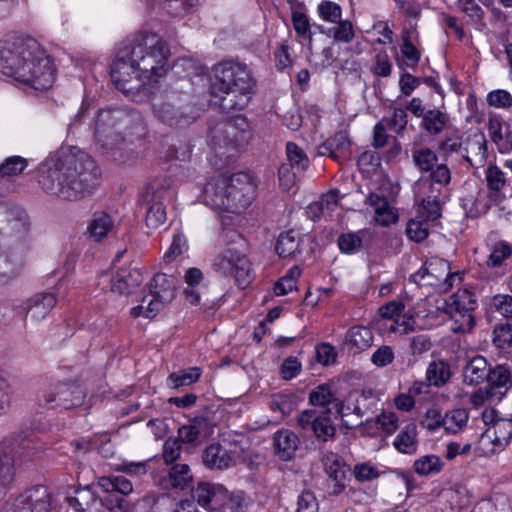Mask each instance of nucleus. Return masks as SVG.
Segmentation results:
<instances>
[{
    "label": "nucleus",
    "mask_w": 512,
    "mask_h": 512,
    "mask_svg": "<svg viewBox=\"0 0 512 512\" xmlns=\"http://www.w3.org/2000/svg\"><path fill=\"white\" fill-rule=\"evenodd\" d=\"M100 170L86 152L75 147L61 151L54 164L41 172L39 185L64 200H78L98 185Z\"/></svg>",
    "instance_id": "nucleus-1"
},
{
    "label": "nucleus",
    "mask_w": 512,
    "mask_h": 512,
    "mask_svg": "<svg viewBox=\"0 0 512 512\" xmlns=\"http://www.w3.org/2000/svg\"><path fill=\"white\" fill-rule=\"evenodd\" d=\"M0 68L4 75L39 91L49 89L55 80L50 57L28 35H9L1 42Z\"/></svg>",
    "instance_id": "nucleus-2"
},
{
    "label": "nucleus",
    "mask_w": 512,
    "mask_h": 512,
    "mask_svg": "<svg viewBox=\"0 0 512 512\" xmlns=\"http://www.w3.org/2000/svg\"><path fill=\"white\" fill-rule=\"evenodd\" d=\"M210 93L220 109L229 113L243 110L255 93L256 80L246 64L223 61L213 68Z\"/></svg>",
    "instance_id": "nucleus-3"
},
{
    "label": "nucleus",
    "mask_w": 512,
    "mask_h": 512,
    "mask_svg": "<svg viewBox=\"0 0 512 512\" xmlns=\"http://www.w3.org/2000/svg\"><path fill=\"white\" fill-rule=\"evenodd\" d=\"M256 185L245 172L211 179L203 191L204 201L212 209L230 213L245 210L255 197Z\"/></svg>",
    "instance_id": "nucleus-4"
},
{
    "label": "nucleus",
    "mask_w": 512,
    "mask_h": 512,
    "mask_svg": "<svg viewBox=\"0 0 512 512\" xmlns=\"http://www.w3.org/2000/svg\"><path fill=\"white\" fill-rule=\"evenodd\" d=\"M124 55L151 83L157 82L167 72L169 48L163 38L151 31H141L121 43Z\"/></svg>",
    "instance_id": "nucleus-5"
},
{
    "label": "nucleus",
    "mask_w": 512,
    "mask_h": 512,
    "mask_svg": "<svg viewBox=\"0 0 512 512\" xmlns=\"http://www.w3.org/2000/svg\"><path fill=\"white\" fill-rule=\"evenodd\" d=\"M110 76L115 87L132 101H142L151 93V83L144 75H140L130 56L124 55L121 45L111 64Z\"/></svg>",
    "instance_id": "nucleus-6"
},
{
    "label": "nucleus",
    "mask_w": 512,
    "mask_h": 512,
    "mask_svg": "<svg viewBox=\"0 0 512 512\" xmlns=\"http://www.w3.org/2000/svg\"><path fill=\"white\" fill-rule=\"evenodd\" d=\"M131 122L129 113L122 108L99 110L95 118L94 135L98 144L107 151L119 148L123 142L121 130Z\"/></svg>",
    "instance_id": "nucleus-7"
},
{
    "label": "nucleus",
    "mask_w": 512,
    "mask_h": 512,
    "mask_svg": "<svg viewBox=\"0 0 512 512\" xmlns=\"http://www.w3.org/2000/svg\"><path fill=\"white\" fill-rule=\"evenodd\" d=\"M173 181L170 178H157L148 183L142 195V205L146 210L145 224L148 228L156 229L166 221L165 203L173 195Z\"/></svg>",
    "instance_id": "nucleus-8"
},
{
    "label": "nucleus",
    "mask_w": 512,
    "mask_h": 512,
    "mask_svg": "<svg viewBox=\"0 0 512 512\" xmlns=\"http://www.w3.org/2000/svg\"><path fill=\"white\" fill-rule=\"evenodd\" d=\"M251 138L250 124L242 115L219 122L210 130V142L216 150L242 148Z\"/></svg>",
    "instance_id": "nucleus-9"
},
{
    "label": "nucleus",
    "mask_w": 512,
    "mask_h": 512,
    "mask_svg": "<svg viewBox=\"0 0 512 512\" xmlns=\"http://www.w3.org/2000/svg\"><path fill=\"white\" fill-rule=\"evenodd\" d=\"M297 423L302 431L313 434L320 448L337 437L336 425L329 408L322 411L306 409L299 414Z\"/></svg>",
    "instance_id": "nucleus-10"
},
{
    "label": "nucleus",
    "mask_w": 512,
    "mask_h": 512,
    "mask_svg": "<svg viewBox=\"0 0 512 512\" xmlns=\"http://www.w3.org/2000/svg\"><path fill=\"white\" fill-rule=\"evenodd\" d=\"M380 401V394L373 389H363L360 392L355 391L350 394L347 399V404H336V413L342 418V426L347 429H353L363 424L362 421L350 424L344 418L350 414H355L357 417L362 418L368 414H373L378 410Z\"/></svg>",
    "instance_id": "nucleus-11"
},
{
    "label": "nucleus",
    "mask_w": 512,
    "mask_h": 512,
    "mask_svg": "<svg viewBox=\"0 0 512 512\" xmlns=\"http://www.w3.org/2000/svg\"><path fill=\"white\" fill-rule=\"evenodd\" d=\"M214 268L225 276H233L241 288H245L252 279L249 259L233 248H226L216 256Z\"/></svg>",
    "instance_id": "nucleus-12"
},
{
    "label": "nucleus",
    "mask_w": 512,
    "mask_h": 512,
    "mask_svg": "<svg viewBox=\"0 0 512 512\" xmlns=\"http://www.w3.org/2000/svg\"><path fill=\"white\" fill-rule=\"evenodd\" d=\"M453 277L449 262L439 257L429 258L423 267L411 276L416 284L432 286L442 292L451 289Z\"/></svg>",
    "instance_id": "nucleus-13"
},
{
    "label": "nucleus",
    "mask_w": 512,
    "mask_h": 512,
    "mask_svg": "<svg viewBox=\"0 0 512 512\" xmlns=\"http://www.w3.org/2000/svg\"><path fill=\"white\" fill-rule=\"evenodd\" d=\"M178 284L177 277L166 273H158L153 277L146 307L147 318H154L165 304L174 299Z\"/></svg>",
    "instance_id": "nucleus-14"
},
{
    "label": "nucleus",
    "mask_w": 512,
    "mask_h": 512,
    "mask_svg": "<svg viewBox=\"0 0 512 512\" xmlns=\"http://www.w3.org/2000/svg\"><path fill=\"white\" fill-rule=\"evenodd\" d=\"M143 274L137 268H121L115 275L102 272L98 285L118 295H129L143 282Z\"/></svg>",
    "instance_id": "nucleus-15"
},
{
    "label": "nucleus",
    "mask_w": 512,
    "mask_h": 512,
    "mask_svg": "<svg viewBox=\"0 0 512 512\" xmlns=\"http://www.w3.org/2000/svg\"><path fill=\"white\" fill-rule=\"evenodd\" d=\"M85 392L74 383H57L44 394L43 401L51 408L70 409L82 404Z\"/></svg>",
    "instance_id": "nucleus-16"
},
{
    "label": "nucleus",
    "mask_w": 512,
    "mask_h": 512,
    "mask_svg": "<svg viewBox=\"0 0 512 512\" xmlns=\"http://www.w3.org/2000/svg\"><path fill=\"white\" fill-rule=\"evenodd\" d=\"M13 506L18 512H50L51 497L46 486L36 485L21 493Z\"/></svg>",
    "instance_id": "nucleus-17"
},
{
    "label": "nucleus",
    "mask_w": 512,
    "mask_h": 512,
    "mask_svg": "<svg viewBox=\"0 0 512 512\" xmlns=\"http://www.w3.org/2000/svg\"><path fill=\"white\" fill-rule=\"evenodd\" d=\"M153 113L162 123L171 126H185L191 123V117L175 105L172 96L156 101L153 104Z\"/></svg>",
    "instance_id": "nucleus-18"
},
{
    "label": "nucleus",
    "mask_w": 512,
    "mask_h": 512,
    "mask_svg": "<svg viewBox=\"0 0 512 512\" xmlns=\"http://www.w3.org/2000/svg\"><path fill=\"white\" fill-rule=\"evenodd\" d=\"M351 153L352 142L346 131L336 132L318 147L319 156H327L337 162L348 159Z\"/></svg>",
    "instance_id": "nucleus-19"
},
{
    "label": "nucleus",
    "mask_w": 512,
    "mask_h": 512,
    "mask_svg": "<svg viewBox=\"0 0 512 512\" xmlns=\"http://www.w3.org/2000/svg\"><path fill=\"white\" fill-rule=\"evenodd\" d=\"M67 502L76 512H102V497L91 485L76 489Z\"/></svg>",
    "instance_id": "nucleus-20"
},
{
    "label": "nucleus",
    "mask_w": 512,
    "mask_h": 512,
    "mask_svg": "<svg viewBox=\"0 0 512 512\" xmlns=\"http://www.w3.org/2000/svg\"><path fill=\"white\" fill-rule=\"evenodd\" d=\"M322 463L329 479L334 482L331 494H340L345 489L347 478V468L342 457L333 452H326L322 456Z\"/></svg>",
    "instance_id": "nucleus-21"
},
{
    "label": "nucleus",
    "mask_w": 512,
    "mask_h": 512,
    "mask_svg": "<svg viewBox=\"0 0 512 512\" xmlns=\"http://www.w3.org/2000/svg\"><path fill=\"white\" fill-rule=\"evenodd\" d=\"M470 503L466 491L461 486L443 490L434 503L435 512H459Z\"/></svg>",
    "instance_id": "nucleus-22"
},
{
    "label": "nucleus",
    "mask_w": 512,
    "mask_h": 512,
    "mask_svg": "<svg viewBox=\"0 0 512 512\" xmlns=\"http://www.w3.org/2000/svg\"><path fill=\"white\" fill-rule=\"evenodd\" d=\"M202 460L209 469L224 470L235 464V452L213 443L203 451Z\"/></svg>",
    "instance_id": "nucleus-23"
},
{
    "label": "nucleus",
    "mask_w": 512,
    "mask_h": 512,
    "mask_svg": "<svg viewBox=\"0 0 512 512\" xmlns=\"http://www.w3.org/2000/svg\"><path fill=\"white\" fill-rule=\"evenodd\" d=\"M192 496L199 505L204 508H210L213 505L218 506L222 504L227 496V490L221 484L201 482L193 489Z\"/></svg>",
    "instance_id": "nucleus-24"
},
{
    "label": "nucleus",
    "mask_w": 512,
    "mask_h": 512,
    "mask_svg": "<svg viewBox=\"0 0 512 512\" xmlns=\"http://www.w3.org/2000/svg\"><path fill=\"white\" fill-rule=\"evenodd\" d=\"M298 436L287 429L280 430L274 435V447L276 455L283 461L291 460L299 446Z\"/></svg>",
    "instance_id": "nucleus-25"
},
{
    "label": "nucleus",
    "mask_w": 512,
    "mask_h": 512,
    "mask_svg": "<svg viewBox=\"0 0 512 512\" xmlns=\"http://www.w3.org/2000/svg\"><path fill=\"white\" fill-rule=\"evenodd\" d=\"M477 307L475 294L469 290H458L448 299L443 301L442 306H438V310L462 311L463 313L473 312Z\"/></svg>",
    "instance_id": "nucleus-26"
},
{
    "label": "nucleus",
    "mask_w": 512,
    "mask_h": 512,
    "mask_svg": "<svg viewBox=\"0 0 512 512\" xmlns=\"http://www.w3.org/2000/svg\"><path fill=\"white\" fill-rule=\"evenodd\" d=\"M210 433L211 428L208 419L198 416L194 417L189 424L179 428L178 437L182 442L194 443Z\"/></svg>",
    "instance_id": "nucleus-27"
},
{
    "label": "nucleus",
    "mask_w": 512,
    "mask_h": 512,
    "mask_svg": "<svg viewBox=\"0 0 512 512\" xmlns=\"http://www.w3.org/2000/svg\"><path fill=\"white\" fill-rule=\"evenodd\" d=\"M56 304V297L52 293H38L30 298L25 308L26 315L33 320L43 319Z\"/></svg>",
    "instance_id": "nucleus-28"
},
{
    "label": "nucleus",
    "mask_w": 512,
    "mask_h": 512,
    "mask_svg": "<svg viewBox=\"0 0 512 512\" xmlns=\"http://www.w3.org/2000/svg\"><path fill=\"white\" fill-rule=\"evenodd\" d=\"M488 387L493 392L503 393L512 388V373L509 366L498 364L493 368H489V376L487 377Z\"/></svg>",
    "instance_id": "nucleus-29"
},
{
    "label": "nucleus",
    "mask_w": 512,
    "mask_h": 512,
    "mask_svg": "<svg viewBox=\"0 0 512 512\" xmlns=\"http://www.w3.org/2000/svg\"><path fill=\"white\" fill-rule=\"evenodd\" d=\"M488 376V362L483 356L473 357L464 368V382L468 385L483 383Z\"/></svg>",
    "instance_id": "nucleus-30"
},
{
    "label": "nucleus",
    "mask_w": 512,
    "mask_h": 512,
    "mask_svg": "<svg viewBox=\"0 0 512 512\" xmlns=\"http://www.w3.org/2000/svg\"><path fill=\"white\" fill-rule=\"evenodd\" d=\"M420 127L430 136H437L446 127L448 116L439 109H428L421 117Z\"/></svg>",
    "instance_id": "nucleus-31"
},
{
    "label": "nucleus",
    "mask_w": 512,
    "mask_h": 512,
    "mask_svg": "<svg viewBox=\"0 0 512 512\" xmlns=\"http://www.w3.org/2000/svg\"><path fill=\"white\" fill-rule=\"evenodd\" d=\"M369 234L367 230L346 232L339 235L337 245L341 253L353 255L361 251L365 237Z\"/></svg>",
    "instance_id": "nucleus-32"
},
{
    "label": "nucleus",
    "mask_w": 512,
    "mask_h": 512,
    "mask_svg": "<svg viewBox=\"0 0 512 512\" xmlns=\"http://www.w3.org/2000/svg\"><path fill=\"white\" fill-rule=\"evenodd\" d=\"M417 431L415 424H407L395 437L393 446L404 454H414L417 450Z\"/></svg>",
    "instance_id": "nucleus-33"
},
{
    "label": "nucleus",
    "mask_w": 512,
    "mask_h": 512,
    "mask_svg": "<svg viewBox=\"0 0 512 512\" xmlns=\"http://www.w3.org/2000/svg\"><path fill=\"white\" fill-rule=\"evenodd\" d=\"M450 365L444 360H435L429 363L426 370V381L435 387L444 386L451 378Z\"/></svg>",
    "instance_id": "nucleus-34"
},
{
    "label": "nucleus",
    "mask_w": 512,
    "mask_h": 512,
    "mask_svg": "<svg viewBox=\"0 0 512 512\" xmlns=\"http://www.w3.org/2000/svg\"><path fill=\"white\" fill-rule=\"evenodd\" d=\"M202 371L199 367H190L171 373L166 380L167 386L171 389H179L196 383L201 377Z\"/></svg>",
    "instance_id": "nucleus-35"
},
{
    "label": "nucleus",
    "mask_w": 512,
    "mask_h": 512,
    "mask_svg": "<svg viewBox=\"0 0 512 512\" xmlns=\"http://www.w3.org/2000/svg\"><path fill=\"white\" fill-rule=\"evenodd\" d=\"M166 481L172 488L183 490L191 485L193 475L187 464H175L170 468Z\"/></svg>",
    "instance_id": "nucleus-36"
},
{
    "label": "nucleus",
    "mask_w": 512,
    "mask_h": 512,
    "mask_svg": "<svg viewBox=\"0 0 512 512\" xmlns=\"http://www.w3.org/2000/svg\"><path fill=\"white\" fill-rule=\"evenodd\" d=\"M300 235L294 230L282 232L276 243V252L280 257L286 258L299 252Z\"/></svg>",
    "instance_id": "nucleus-37"
},
{
    "label": "nucleus",
    "mask_w": 512,
    "mask_h": 512,
    "mask_svg": "<svg viewBox=\"0 0 512 512\" xmlns=\"http://www.w3.org/2000/svg\"><path fill=\"white\" fill-rule=\"evenodd\" d=\"M346 340L355 349V352H360L372 345L373 334L367 327L354 326L348 330Z\"/></svg>",
    "instance_id": "nucleus-38"
},
{
    "label": "nucleus",
    "mask_w": 512,
    "mask_h": 512,
    "mask_svg": "<svg viewBox=\"0 0 512 512\" xmlns=\"http://www.w3.org/2000/svg\"><path fill=\"white\" fill-rule=\"evenodd\" d=\"M468 420L469 411L467 409H453L445 413L443 428L447 433L456 434L467 426Z\"/></svg>",
    "instance_id": "nucleus-39"
},
{
    "label": "nucleus",
    "mask_w": 512,
    "mask_h": 512,
    "mask_svg": "<svg viewBox=\"0 0 512 512\" xmlns=\"http://www.w3.org/2000/svg\"><path fill=\"white\" fill-rule=\"evenodd\" d=\"M444 467L441 458L434 454L419 457L414 461V472L420 476H432L440 473Z\"/></svg>",
    "instance_id": "nucleus-40"
},
{
    "label": "nucleus",
    "mask_w": 512,
    "mask_h": 512,
    "mask_svg": "<svg viewBox=\"0 0 512 512\" xmlns=\"http://www.w3.org/2000/svg\"><path fill=\"white\" fill-rule=\"evenodd\" d=\"M113 227V221L105 212H95L87 228L89 236L95 241H100Z\"/></svg>",
    "instance_id": "nucleus-41"
},
{
    "label": "nucleus",
    "mask_w": 512,
    "mask_h": 512,
    "mask_svg": "<svg viewBox=\"0 0 512 512\" xmlns=\"http://www.w3.org/2000/svg\"><path fill=\"white\" fill-rule=\"evenodd\" d=\"M487 186L491 190L490 199L495 203L503 201L505 196L501 189L505 184L504 173L497 166H490L486 171Z\"/></svg>",
    "instance_id": "nucleus-42"
},
{
    "label": "nucleus",
    "mask_w": 512,
    "mask_h": 512,
    "mask_svg": "<svg viewBox=\"0 0 512 512\" xmlns=\"http://www.w3.org/2000/svg\"><path fill=\"white\" fill-rule=\"evenodd\" d=\"M493 432L492 442L497 446H506L512 439V418H500L494 423V427L487 429L486 433Z\"/></svg>",
    "instance_id": "nucleus-43"
},
{
    "label": "nucleus",
    "mask_w": 512,
    "mask_h": 512,
    "mask_svg": "<svg viewBox=\"0 0 512 512\" xmlns=\"http://www.w3.org/2000/svg\"><path fill=\"white\" fill-rule=\"evenodd\" d=\"M98 486L107 493H120L127 495L133 490L132 483L122 476L101 477L98 480Z\"/></svg>",
    "instance_id": "nucleus-44"
},
{
    "label": "nucleus",
    "mask_w": 512,
    "mask_h": 512,
    "mask_svg": "<svg viewBox=\"0 0 512 512\" xmlns=\"http://www.w3.org/2000/svg\"><path fill=\"white\" fill-rule=\"evenodd\" d=\"M453 321L451 330L454 333H467L475 326L473 312L463 313L462 311L442 310Z\"/></svg>",
    "instance_id": "nucleus-45"
},
{
    "label": "nucleus",
    "mask_w": 512,
    "mask_h": 512,
    "mask_svg": "<svg viewBox=\"0 0 512 512\" xmlns=\"http://www.w3.org/2000/svg\"><path fill=\"white\" fill-rule=\"evenodd\" d=\"M381 121L385 124L387 129L401 136L408 125V114L406 110L401 107H393L392 115L384 117Z\"/></svg>",
    "instance_id": "nucleus-46"
},
{
    "label": "nucleus",
    "mask_w": 512,
    "mask_h": 512,
    "mask_svg": "<svg viewBox=\"0 0 512 512\" xmlns=\"http://www.w3.org/2000/svg\"><path fill=\"white\" fill-rule=\"evenodd\" d=\"M413 162L421 172H430L436 165L438 157L430 148L415 149L412 152Z\"/></svg>",
    "instance_id": "nucleus-47"
},
{
    "label": "nucleus",
    "mask_w": 512,
    "mask_h": 512,
    "mask_svg": "<svg viewBox=\"0 0 512 512\" xmlns=\"http://www.w3.org/2000/svg\"><path fill=\"white\" fill-rule=\"evenodd\" d=\"M287 162L292 165L297 172H303L309 167V159L306 153L296 143L288 142L286 144Z\"/></svg>",
    "instance_id": "nucleus-48"
},
{
    "label": "nucleus",
    "mask_w": 512,
    "mask_h": 512,
    "mask_svg": "<svg viewBox=\"0 0 512 512\" xmlns=\"http://www.w3.org/2000/svg\"><path fill=\"white\" fill-rule=\"evenodd\" d=\"M7 221L10 224L12 232L16 234H24L29 230L30 221L24 210L14 207L6 212Z\"/></svg>",
    "instance_id": "nucleus-49"
},
{
    "label": "nucleus",
    "mask_w": 512,
    "mask_h": 512,
    "mask_svg": "<svg viewBox=\"0 0 512 512\" xmlns=\"http://www.w3.org/2000/svg\"><path fill=\"white\" fill-rule=\"evenodd\" d=\"M14 461L6 452L0 451V497L14 479Z\"/></svg>",
    "instance_id": "nucleus-50"
},
{
    "label": "nucleus",
    "mask_w": 512,
    "mask_h": 512,
    "mask_svg": "<svg viewBox=\"0 0 512 512\" xmlns=\"http://www.w3.org/2000/svg\"><path fill=\"white\" fill-rule=\"evenodd\" d=\"M292 23L298 37L308 41V49H311L312 32L311 25L307 15L300 11L292 13Z\"/></svg>",
    "instance_id": "nucleus-51"
},
{
    "label": "nucleus",
    "mask_w": 512,
    "mask_h": 512,
    "mask_svg": "<svg viewBox=\"0 0 512 512\" xmlns=\"http://www.w3.org/2000/svg\"><path fill=\"white\" fill-rule=\"evenodd\" d=\"M488 386L482 387L474 391L470 396V403L474 407H480L486 402L498 403L504 398L503 393L493 392Z\"/></svg>",
    "instance_id": "nucleus-52"
},
{
    "label": "nucleus",
    "mask_w": 512,
    "mask_h": 512,
    "mask_svg": "<svg viewBox=\"0 0 512 512\" xmlns=\"http://www.w3.org/2000/svg\"><path fill=\"white\" fill-rule=\"evenodd\" d=\"M163 9L174 17H180L187 14L191 8L197 6L199 1L190 0H162Z\"/></svg>",
    "instance_id": "nucleus-53"
},
{
    "label": "nucleus",
    "mask_w": 512,
    "mask_h": 512,
    "mask_svg": "<svg viewBox=\"0 0 512 512\" xmlns=\"http://www.w3.org/2000/svg\"><path fill=\"white\" fill-rule=\"evenodd\" d=\"M429 221L426 219L416 220L411 219L406 228L407 236L415 242H421L427 238L429 234Z\"/></svg>",
    "instance_id": "nucleus-54"
},
{
    "label": "nucleus",
    "mask_w": 512,
    "mask_h": 512,
    "mask_svg": "<svg viewBox=\"0 0 512 512\" xmlns=\"http://www.w3.org/2000/svg\"><path fill=\"white\" fill-rule=\"evenodd\" d=\"M27 167V160L21 156L8 157L0 165V176H15L24 171Z\"/></svg>",
    "instance_id": "nucleus-55"
},
{
    "label": "nucleus",
    "mask_w": 512,
    "mask_h": 512,
    "mask_svg": "<svg viewBox=\"0 0 512 512\" xmlns=\"http://www.w3.org/2000/svg\"><path fill=\"white\" fill-rule=\"evenodd\" d=\"M490 309L498 312L508 320H512V296L507 294L495 295L490 302Z\"/></svg>",
    "instance_id": "nucleus-56"
},
{
    "label": "nucleus",
    "mask_w": 512,
    "mask_h": 512,
    "mask_svg": "<svg viewBox=\"0 0 512 512\" xmlns=\"http://www.w3.org/2000/svg\"><path fill=\"white\" fill-rule=\"evenodd\" d=\"M493 343L496 347L507 349L512 346V326L508 323L498 324L493 330Z\"/></svg>",
    "instance_id": "nucleus-57"
},
{
    "label": "nucleus",
    "mask_w": 512,
    "mask_h": 512,
    "mask_svg": "<svg viewBox=\"0 0 512 512\" xmlns=\"http://www.w3.org/2000/svg\"><path fill=\"white\" fill-rule=\"evenodd\" d=\"M486 100L489 106L498 109H510L512 107V95L503 89L489 92Z\"/></svg>",
    "instance_id": "nucleus-58"
},
{
    "label": "nucleus",
    "mask_w": 512,
    "mask_h": 512,
    "mask_svg": "<svg viewBox=\"0 0 512 512\" xmlns=\"http://www.w3.org/2000/svg\"><path fill=\"white\" fill-rule=\"evenodd\" d=\"M457 6L473 23L478 24L482 22L484 10L475 0H458Z\"/></svg>",
    "instance_id": "nucleus-59"
},
{
    "label": "nucleus",
    "mask_w": 512,
    "mask_h": 512,
    "mask_svg": "<svg viewBox=\"0 0 512 512\" xmlns=\"http://www.w3.org/2000/svg\"><path fill=\"white\" fill-rule=\"evenodd\" d=\"M333 393L326 384H321L313 389L309 394V403L313 406H326L331 403Z\"/></svg>",
    "instance_id": "nucleus-60"
},
{
    "label": "nucleus",
    "mask_w": 512,
    "mask_h": 512,
    "mask_svg": "<svg viewBox=\"0 0 512 512\" xmlns=\"http://www.w3.org/2000/svg\"><path fill=\"white\" fill-rule=\"evenodd\" d=\"M512 254V248L505 242L497 243L488 257L487 265L489 267H498L502 262L510 257Z\"/></svg>",
    "instance_id": "nucleus-61"
},
{
    "label": "nucleus",
    "mask_w": 512,
    "mask_h": 512,
    "mask_svg": "<svg viewBox=\"0 0 512 512\" xmlns=\"http://www.w3.org/2000/svg\"><path fill=\"white\" fill-rule=\"evenodd\" d=\"M371 72L374 76L388 77L392 72V63L388 54L381 51L375 56V64L371 67Z\"/></svg>",
    "instance_id": "nucleus-62"
},
{
    "label": "nucleus",
    "mask_w": 512,
    "mask_h": 512,
    "mask_svg": "<svg viewBox=\"0 0 512 512\" xmlns=\"http://www.w3.org/2000/svg\"><path fill=\"white\" fill-rule=\"evenodd\" d=\"M336 23L337 25L331 29L334 40L343 43L351 42L355 35L352 23L348 20H339Z\"/></svg>",
    "instance_id": "nucleus-63"
},
{
    "label": "nucleus",
    "mask_w": 512,
    "mask_h": 512,
    "mask_svg": "<svg viewBox=\"0 0 512 512\" xmlns=\"http://www.w3.org/2000/svg\"><path fill=\"white\" fill-rule=\"evenodd\" d=\"M107 509L109 512H128V503L116 493H108L102 498V510Z\"/></svg>",
    "instance_id": "nucleus-64"
}]
</instances>
